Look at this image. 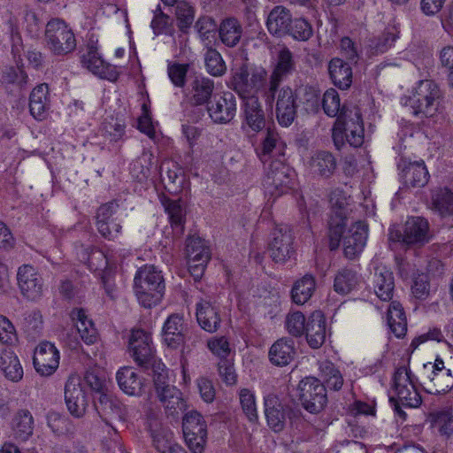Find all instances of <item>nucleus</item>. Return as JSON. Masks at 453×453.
Masks as SVG:
<instances>
[{
  "mask_svg": "<svg viewBox=\"0 0 453 453\" xmlns=\"http://www.w3.org/2000/svg\"><path fill=\"white\" fill-rule=\"evenodd\" d=\"M136 297L144 308L157 305L165 295V280L154 265H144L140 268L134 279Z\"/></svg>",
  "mask_w": 453,
  "mask_h": 453,
  "instance_id": "nucleus-1",
  "label": "nucleus"
},
{
  "mask_svg": "<svg viewBox=\"0 0 453 453\" xmlns=\"http://www.w3.org/2000/svg\"><path fill=\"white\" fill-rule=\"evenodd\" d=\"M269 81L267 71L263 67H250L242 63L232 69L228 88L245 100L250 96H257L261 92L265 97V91Z\"/></svg>",
  "mask_w": 453,
  "mask_h": 453,
  "instance_id": "nucleus-2",
  "label": "nucleus"
},
{
  "mask_svg": "<svg viewBox=\"0 0 453 453\" xmlns=\"http://www.w3.org/2000/svg\"><path fill=\"white\" fill-rule=\"evenodd\" d=\"M441 97V92L438 85L431 80H423L418 82L409 98V105L413 115L418 118H431L439 110Z\"/></svg>",
  "mask_w": 453,
  "mask_h": 453,
  "instance_id": "nucleus-3",
  "label": "nucleus"
},
{
  "mask_svg": "<svg viewBox=\"0 0 453 453\" xmlns=\"http://www.w3.org/2000/svg\"><path fill=\"white\" fill-rule=\"evenodd\" d=\"M47 46L55 55H66L76 48V39L71 27L61 19H52L46 25Z\"/></svg>",
  "mask_w": 453,
  "mask_h": 453,
  "instance_id": "nucleus-4",
  "label": "nucleus"
},
{
  "mask_svg": "<svg viewBox=\"0 0 453 453\" xmlns=\"http://www.w3.org/2000/svg\"><path fill=\"white\" fill-rule=\"evenodd\" d=\"M298 400L303 408L311 414H319L327 404L326 386L315 377H305L297 386Z\"/></svg>",
  "mask_w": 453,
  "mask_h": 453,
  "instance_id": "nucleus-5",
  "label": "nucleus"
},
{
  "mask_svg": "<svg viewBox=\"0 0 453 453\" xmlns=\"http://www.w3.org/2000/svg\"><path fill=\"white\" fill-rule=\"evenodd\" d=\"M429 224L421 217H411L403 230L390 229L389 240L406 246H423L429 242Z\"/></svg>",
  "mask_w": 453,
  "mask_h": 453,
  "instance_id": "nucleus-6",
  "label": "nucleus"
},
{
  "mask_svg": "<svg viewBox=\"0 0 453 453\" xmlns=\"http://www.w3.org/2000/svg\"><path fill=\"white\" fill-rule=\"evenodd\" d=\"M296 71V61L293 53L286 47L278 54L277 64L270 74L267 88L265 91L266 104L272 105L275 100V94L283 80Z\"/></svg>",
  "mask_w": 453,
  "mask_h": 453,
  "instance_id": "nucleus-7",
  "label": "nucleus"
},
{
  "mask_svg": "<svg viewBox=\"0 0 453 453\" xmlns=\"http://www.w3.org/2000/svg\"><path fill=\"white\" fill-rule=\"evenodd\" d=\"M182 430L188 447L193 453H202L207 439L206 424L203 416L196 411L185 414Z\"/></svg>",
  "mask_w": 453,
  "mask_h": 453,
  "instance_id": "nucleus-8",
  "label": "nucleus"
},
{
  "mask_svg": "<svg viewBox=\"0 0 453 453\" xmlns=\"http://www.w3.org/2000/svg\"><path fill=\"white\" fill-rule=\"evenodd\" d=\"M330 203L333 209L335 210V215L332 216L329 221V248L331 250H335L340 246L343 228H345L346 226L347 211L345 205L347 204V201L342 192L336 189L330 195Z\"/></svg>",
  "mask_w": 453,
  "mask_h": 453,
  "instance_id": "nucleus-9",
  "label": "nucleus"
},
{
  "mask_svg": "<svg viewBox=\"0 0 453 453\" xmlns=\"http://www.w3.org/2000/svg\"><path fill=\"white\" fill-rule=\"evenodd\" d=\"M411 373L405 367L398 368L394 375V388L402 406L417 408L422 400L413 385Z\"/></svg>",
  "mask_w": 453,
  "mask_h": 453,
  "instance_id": "nucleus-10",
  "label": "nucleus"
},
{
  "mask_svg": "<svg viewBox=\"0 0 453 453\" xmlns=\"http://www.w3.org/2000/svg\"><path fill=\"white\" fill-rule=\"evenodd\" d=\"M293 243L294 236L287 226L274 228L268 247L270 257L275 263H285L295 253Z\"/></svg>",
  "mask_w": 453,
  "mask_h": 453,
  "instance_id": "nucleus-11",
  "label": "nucleus"
},
{
  "mask_svg": "<svg viewBox=\"0 0 453 453\" xmlns=\"http://www.w3.org/2000/svg\"><path fill=\"white\" fill-rule=\"evenodd\" d=\"M291 170L281 162L270 165L264 180L265 192L273 196H280L290 188Z\"/></svg>",
  "mask_w": 453,
  "mask_h": 453,
  "instance_id": "nucleus-12",
  "label": "nucleus"
},
{
  "mask_svg": "<svg viewBox=\"0 0 453 453\" xmlns=\"http://www.w3.org/2000/svg\"><path fill=\"white\" fill-rule=\"evenodd\" d=\"M186 253L190 273L196 278H201L204 268L211 258L208 246L204 240L192 236L187 240Z\"/></svg>",
  "mask_w": 453,
  "mask_h": 453,
  "instance_id": "nucleus-13",
  "label": "nucleus"
},
{
  "mask_svg": "<svg viewBox=\"0 0 453 453\" xmlns=\"http://www.w3.org/2000/svg\"><path fill=\"white\" fill-rule=\"evenodd\" d=\"M150 334L142 329H134L129 338V352L135 363L145 369L155 359Z\"/></svg>",
  "mask_w": 453,
  "mask_h": 453,
  "instance_id": "nucleus-14",
  "label": "nucleus"
},
{
  "mask_svg": "<svg viewBox=\"0 0 453 453\" xmlns=\"http://www.w3.org/2000/svg\"><path fill=\"white\" fill-rule=\"evenodd\" d=\"M295 95L294 90L288 86L278 89L275 94L276 118L282 127L290 126L296 117L299 104Z\"/></svg>",
  "mask_w": 453,
  "mask_h": 453,
  "instance_id": "nucleus-15",
  "label": "nucleus"
},
{
  "mask_svg": "<svg viewBox=\"0 0 453 453\" xmlns=\"http://www.w3.org/2000/svg\"><path fill=\"white\" fill-rule=\"evenodd\" d=\"M368 236V225L357 221L351 226L348 232L343 231L342 240L344 256L350 260L355 259L363 251Z\"/></svg>",
  "mask_w": 453,
  "mask_h": 453,
  "instance_id": "nucleus-16",
  "label": "nucleus"
},
{
  "mask_svg": "<svg viewBox=\"0 0 453 453\" xmlns=\"http://www.w3.org/2000/svg\"><path fill=\"white\" fill-rule=\"evenodd\" d=\"M33 363L40 375L50 376L59 365V352L54 344L41 342L34 351Z\"/></svg>",
  "mask_w": 453,
  "mask_h": 453,
  "instance_id": "nucleus-17",
  "label": "nucleus"
},
{
  "mask_svg": "<svg viewBox=\"0 0 453 453\" xmlns=\"http://www.w3.org/2000/svg\"><path fill=\"white\" fill-rule=\"evenodd\" d=\"M65 400L73 417L80 418L85 414L88 399L80 377L73 375L68 378L65 387Z\"/></svg>",
  "mask_w": 453,
  "mask_h": 453,
  "instance_id": "nucleus-18",
  "label": "nucleus"
},
{
  "mask_svg": "<svg viewBox=\"0 0 453 453\" xmlns=\"http://www.w3.org/2000/svg\"><path fill=\"white\" fill-rule=\"evenodd\" d=\"M207 112L216 124H227L235 117L237 111L236 98L231 92H224L213 103L207 105Z\"/></svg>",
  "mask_w": 453,
  "mask_h": 453,
  "instance_id": "nucleus-19",
  "label": "nucleus"
},
{
  "mask_svg": "<svg viewBox=\"0 0 453 453\" xmlns=\"http://www.w3.org/2000/svg\"><path fill=\"white\" fill-rule=\"evenodd\" d=\"M242 128L248 127L254 133H258L266 127V117L258 96H250L242 104Z\"/></svg>",
  "mask_w": 453,
  "mask_h": 453,
  "instance_id": "nucleus-20",
  "label": "nucleus"
},
{
  "mask_svg": "<svg viewBox=\"0 0 453 453\" xmlns=\"http://www.w3.org/2000/svg\"><path fill=\"white\" fill-rule=\"evenodd\" d=\"M17 279L19 289L26 298L35 301L42 296V278L34 267L27 265L20 266L17 273Z\"/></svg>",
  "mask_w": 453,
  "mask_h": 453,
  "instance_id": "nucleus-21",
  "label": "nucleus"
},
{
  "mask_svg": "<svg viewBox=\"0 0 453 453\" xmlns=\"http://www.w3.org/2000/svg\"><path fill=\"white\" fill-rule=\"evenodd\" d=\"M119 204L110 202L101 205L96 212V227L99 234L109 240L114 239L119 234L121 226L113 219Z\"/></svg>",
  "mask_w": 453,
  "mask_h": 453,
  "instance_id": "nucleus-22",
  "label": "nucleus"
},
{
  "mask_svg": "<svg viewBox=\"0 0 453 453\" xmlns=\"http://www.w3.org/2000/svg\"><path fill=\"white\" fill-rule=\"evenodd\" d=\"M265 414L269 427L276 433L281 432L286 425L288 407L280 398L270 394L265 396Z\"/></svg>",
  "mask_w": 453,
  "mask_h": 453,
  "instance_id": "nucleus-23",
  "label": "nucleus"
},
{
  "mask_svg": "<svg viewBox=\"0 0 453 453\" xmlns=\"http://www.w3.org/2000/svg\"><path fill=\"white\" fill-rule=\"evenodd\" d=\"M215 89L214 81L202 74L196 75L189 83L188 100L195 106L208 105Z\"/></svg>",
  "mask_w": 453,
  "mask_h": 453,
  "instance_id": "nucleus-24",
  "label": "nucleus"
},
{
  "mask_svg": "<svg viewBox=\"0 0 453 453\" xmlns=\"http://www.w3.org/2000/svg\"><path fill=\"white\" fill-rule=\"evenodd\" d=\"M81 63L83 66L100 78L115 81L119 77L116 66L105 63L99 56L96 48L93 46L88 47L87 52L82 55Z\"/></svg>",
  "mask_w": 453,
  "mask_h": 453,
  "instance_id": "nucleus-25",
  "label": "nucleus"
},
{
  "mask_svg": "<svg viewBox=\"0 0 453 453\" xmlns=\"http://www.w3.org/2000/svg\"><path fill=\"white\" fill-rule=\"evenodd\" d=\"M188 327L182 317L178 314L170 315L165 320L162 336L164 342L171 349H177L186 342Z\"/></svg>",
  "mask_w": 453,
  "mask_h": 453,
  "instance_id": "nucleus-26",
  "label": "nucleus"
},
{
  "mask_svg": "<svg viewBox=\"0 0 453 453\" xmlns=\"http://www.w3.org/2000/svg\"><path fill=\"white\" fill-rule=\"evenodd\" d=\"M371 275L376 296L382 301L391 300L395 288L393 273L383 265H373Z\"/></svg>",
  "mask_w": 453,
  "mask_h": 453,
  "instance_id": "nucleus-27",
  "label": "nucleus"
},
{
  "mask_svg": "<svg viewBox=\"0 0 453 453\" xmlns=\"http://www.w3.org/2000/svg\"><path fill=\"white\" fill-rule=\"evenodd\" d=\"M196 319L200 326L209 333L216 332L221 323L219 308L207 300L196 304Z\"/></svg>",
  "mask_w": 453,
  "mask_h": 453,
  "instance_id": "nucleus-28",
  "label": "nucleus"
},
{
  "mask_svg": "<svg viewBox=\"0 0 453 453\" xmlns=\"http://www.w3.org/2000/svg\"><path fill=\"white\" fill-rule=\"evenodd\" d=\"M116 379L120 389L129 395H141L144 392V380L132 367L120 368Z\"/></svg>",
  "mask_w": 453,
  "mask_h": 453,
  "instance_id": "nucleus-29",
  "label": "nucleus"
},
{
  "mask_svg": "<svg viewBox=\"0 0 453 453\" xmlns=\"http://www.w3.org/2000/svg\"><path fill=\"white\" fill-rule=\"evenodd\" d=\"M306 338L312 349H319L326 341V319L321 311L312 312L306 323Z\"/></svg>",
  "mask_w": 453,
  "mask_h": 453,
  "instance_id": "nucleus-30",
  "label": "nucleus"
},
{
  "mask_svg": "<svg viewBox=\"0 0 453 453\" xmlns=\"http://www.w3.org/2000/svg\"><path fill=\"white\" fill-rule=\"evenodd\" d=\"M402 177L407 187L422 188L428 182L429 173L423 161H415L403 163Z\"/></svg>",
  "mask_w": 453,
  "mask_h": 453,
  "instance_id": "nucleus-31",
  "label": "nucleus"
},
{
  "mask_svg": "<svg viewBox=\"0 0 453 453\" xmlns=\"http://www.w3.org/2000/svg\"><path fill=\"white\" fill-rule=\"evenodd\" d=\"M423 383L431 394H444L453 388V375L451 371H426L422 376Z\"/></svg>",
  "mask_w": 453,
  "mask_h": 453,
  "instance_id": "nucleus-32",
  "label": "nucleus"
},
{
  "mask_svg": "<svg viewBox=\"0 0 453 453\" xmlns=\"http://www.w3.org/2000/svg\"><path fill=\"white\" fill-rule=\"evenodd\" d=\"M292 17L289 11L281 6H275L267 17L268 31L277 36L286 35L289 32Z\"/></svg>",
  "mask_w": 453,
  "mask_h": 453,
  "instance_id": "nucleus-33",
  "label": "nucleus"
},
{
  "mask_svg": "<svg viewBox=\"0 0 453 453\" xmlns=\"http://www.w3.org/2000/svg\"><path fill=\"white\" fill-rule=\"evenodd\" d=\"M336 166V159L329 151H318L309 160L311 173L319 177L329 178L334 174Z\"/></svg>",
  "mask_w": 453,
  "mask_h": 453,
  "instance_id": "nucleus-34",
  "label": "nucleus"
},
{
  "mask_svg": "<svg viewBox=\"0 0 453 453\" xmlns=\"http://www.w3.org/2000/svg\"><path fill=\"white\" fill-rule=\"evenodd\" d=\"M328 72L333 83L340 89H348L352 83V68L349 63L334 58L328 65Z\"/></svg>",
  "mask_w": 453,
  "mask_h": 453,
  "instance_id": "nucleus-35",
  "label": "nucleus"
},
{
  "mask_svg": "<svg viewBox=\"0 0 453 453\" xmlns=\"http://www.w3.org/2000/svg\"><path fill=\"white\" fill-rule=\"evenodd\" d=\"M218 31L220 42L229 48L235 47L240 42L243 34L241 22L233 17L224 19Z\"/></svg>",
  "mask_w": 453,
  "mask_h": 453,
  "instance_id": "nucleus-36",
  "label": "nucleus"
},
{
  "mask_svg": "<svg viewBox=\"0 0 453 453\" xmlns=\"http://www.w3.org/2000/svg\"><path fill=\"white\" fill-rule=\"evenodd\" d=\"M34 427V417L28 410L21 409L14 414L12 429L16 439L27 441L33 434Z\"/></svg>",
  "mask_w": 453,
  "mask_h": 453,
  "instance_id": "nucleus-37",
  "label": "nucleus"
},
{
  "mask_svg": "<svg viewBox=\"0 0 453 453\" xmlns=\"http://www.w3.org/2000/svg\"><path fill=\"white\" fill-rule=\"evenodd\" d=\"M295 355L294 341L290 338H281L274 342L270 350V361L278 366L290 363Z\"/></svg>",
  "mask_w": 453,
  "mask_h": 453,
  "instance_id": "nucleus-38",
  "label": "nucleus"
},
{
  "mask_svg": "<svg viewBox=\"0 0 453 453\" xmlns=\"http://www.w3.org/2000/svg\"><path fill=\"white\" fill-rule=\"evenodd\" d=\"M388 325L391 332L402 338L407 332V321L402 304L397 301H392L387 313Z\"/></svg>",
  "mask_w": 453,
  "mask_h": 453,
  "instance_id": "nucleus-39",
  "label": "nucleus"
},
{
  "mask_svg": "<svg viewBox=\"0 0 453 453\" xmlns=\"http://www.w3.org/2000/svg\"><path fill=\"white\" fill-rule=\"evenodd\" d=\"M48 92L49 88L46 84L38 85L31 92L29 108L35 119H44L49 108Z\"/></svg>",
  "mask_w": 453,
  "mask_h": 453,
  "instance_id": "nucleus-40",
  "label": "nucleus"
},
{
  "mask_svg": "<svg viewBox=\"0 0 453 453\" xmlns=\"http://www.w3.org/2000/svg\"><path fill=\"white\" fill-rule=\"evenodd\" d=\"M316 281L312 275L306 274L302 279L296 280L291 289L292 301L303 305L312 296L315 290Z\"/></svg>",
  "mask_w": 453,
  "mask_h": 453,
  "instance_id": "nucleus-41",
  "label": "nucleus"
},
{
  "mask_svg": "<svg viewBox=\"0 0 453 453\" xmlns=\"http://www.w3.org/2000/svg\"><path fill=\"white\" fill-rule=\"evenodd\" d=\"M0 369L12 381H19L23 377V368L13 351L5 349L0 353Z\"/></svg>",
  "mask_w": 453,
  "mask_h": 453,
  "instance_id": "nucleus-42",
  "label": "nucleus"
},
{
  "mask_svg": "<svg viewBox=\"0 0 453 453\" xmlns=\"http://www.w3.org/2000/svg\"><path fill=\"white\" fill-rule=\"evenodd\" d=\"M433 209L445 217L453 214V192L447 188H438L432 195Z\"/></svg>",
  "mask_w": 453,
  "mask_h": 453,
  "instance_id": "nucleus-43",
  "label": "nucleus"
},
{
  "mask_svg": "<svg viewBox=\"0 0 453 453\" xmlns=\"http://www.w3.org/2000/svg\"><path fill=\"white\" fill-rule=\"evenodd\" d=\"M357 273L348 268L340 270L334 277V289L341 295L350 293L358 284Z\"/></svg>",
  "mask_w": 453,
  "mask_h": 453,
  "instance_id": "nucleus-44",
  "label": "nucleus"
},
{
  "mask_svg": "<svg viewBox=\"0 0 453 453\" xmlns=\"http://www.w3.org/2000/svg\"><path fill=\"white\" fill-rule=\"evenodd\" d=\"M94 405L106 424H109L108 419L111 415H119L120 412L119 403L103 392L94 397Z\"/></svg>",
  "mask_w": 453,
  "mask_h": 453,
  "instance_id": "nucleus-45",
  "label": "nucleus"
},
{
  "mask_svg": "<svg viewBox=\"0 0 453 453\" xmlns=\"http://www.w3.org/2000/svg\"><path fill=\"white\" fill-rule=\"evenodd\" d=\"M0 81L6 88L16 87L21 91L27 83V75L19 66H8L2 71Z\"/></svg>",
  "mask_w": 453,
  "mask_h": 453,
  "instance_id": "nucleus-46",
  "label": "nucleus"
},
{
  "mask_svg": "<svg viewBox=\"0 0 453 453\" xmlns=\"http://www.w3.org/2000/svg\"><path fill=\"white\" fill-rule=\"evenodd\" d=\"M207 73L214 77H220L226 72V65L221 54L214 48L209 47L203 55Z\"/></svg>",
  "mask_w": 453,
  "mask_h": 453,
  "instance_id": "nucleus-47",
  "label": "nucleus"
},
{
  "mask_svg": "<svg viewBox=\"0 0 453 453\" xmlns=\"http://www.w3.org/2000/svg\"><path fill=\"white\" fill-rule=\"evenodd\" d=\"M153 154L150 150H143L130 166V172L138 181L147 180L150 175Z\"/></svg>",
  "mask_w": 453,
  "mask_h": 453,
  "instance_id": "nucleus-48",
  "label": "nucleus"
},
{
  "mask_svg": "<svg viewBox=\"0 0 453 453\" xmlns=\"http://www.w3.org/2000/svg\"><path fill=\"white\" fill-rule=\"evenodd\" d=\"M175 4L177 27L182 33L187 34L195 19V8L186 1H179Z\"/></svg>",
  "mask_w": 453,
  "mask_h": 453,
  "instance_id": "nucleus-49",
  "label": "nucleus"
},
{
  "mask_svg": "<svg viewBox=\"0 0 453 453\" xmlns=\"http://www.w3.org/2000/svg\"><path fill=\"white\" fill-rule=\"evenodd\" d=\"M4 28L10 35L12 52L13 56L19 57L24 50L21 35L18 28V19L12 12H6Z\"/></svg>",
  "mask_w": 453,
  "mask_h": 453,
  "instance_id": "nucleus-50",
  "label": "nucleus"
},
{
  "mask_svg": "<svg viewBox=\"0 0 453 453\" xmlns=\"http://www.w3.org/2000/svg\"><path fill=\"white\" fill-rule=\"evenodd\" d=\"M431 425L441 435L449 436L453 434V415L449 410L432 412L429 416Z\"/></svg>",
  "mask_w": 453,
  "mask_h": 453,
  "instance_id": "nucleus-51",
  "label": "nucleus"
},
{
  "mask_svg": "<svg viewBox=\"0 0 453 453\" xmlns=\"http://www.w3.org/2000/svg\"><path fill=\"white\" fill-rule=\"evenodd\" d=\"M77 319L76 329L82 341L87 344L95 343L97 340V331L93 322L87 318L84 311H77Z\"/></svg>",
  "mask_w": 453,
  "mask_h": 453,
  "instance_id": "nucleus-52",
  "label": "nucleus"
},
{
  "mask_svg": "<svg viewBox=\"0 0 453 453\" xmlns=\"http://www.w3.org/2000/svg\"><path fill=\"white\" fill-rule=\"evenodd\" d=\"M298 104H303L305 109L314 110L319 105V91L309 85H302L294 90Z\"/></svg>",
  "mask_w": 453,
  "mask_h": 453,
  "instance_id": "nucleus-53",
  "label": "nucleus"
},
{
  "mask_svg": "<svg viewBox=\"0 0 453 453\" xmlns=\"http://www.w3.org/2000/svg\"><path fill=\"white\" fill-rule=\"evenodd\" d=\"M322 107L325 113L329 117L339 116L344 111V108H341L340 96L334 88L326 90L323 96Z\"/></svg>",
  "mask_w": 453,
  "mask_h": 453,
  "instance_id": "nucleus-54",
  "label": "nucleus"
},
{
  "mask_svg": "<svg viewBox=\"0 0 453 453\" xmlns=\"http://www.w3.org/2000/svg\"><path fill=\"white\" fill-rule=\"evenodd\" d=\"M298 41H307L313 35L311 25L304 19L299 18L291 20L289 32L287 34Z\"/></svg>",
  "mask_w": 453,
  "mask_h": 453,
  "instance_id": "nucleus-55",
  "label": "nucleus"
},
{
  "mask_svg": "<svg viewBox=\"0 0 453 453\" xmlns=\"http://www.w3.org/2000/svg\"><path fill=\"white\" fill-rule=\"evenodd\" d=\"M153 445L158 453H167L173 445V433L169 430L159 429L152 432Z\"/></svg>",
  "mask_w": 453,
  "mask_h": 453,
  "instance_id": "nucleus-56",
  "label": "nucleus"
},
{
  "mask_svg": "<svg viewBox=\"0 0 453 453\" xmlns=\"http://www.w3.org/2000/svg\"><path fill=\"white\" fill-rule=\"evenodd\" d=\"M336 121L344 128L345 132L357 129V127L363 126L362 115L358 110L344 111L337 117Z\"/></svg>",
  "mask_w": 453,
  "mask_h": 453,
  "instance_id": "nucleus-57",
  "label": "nucleus"
},
{
  "mask_svg": "<svg viewBox=\"0 0 453 453\" xmlns=\"http://www.w3.org/2000/svg\"><path fill=\"white\" fill-rule=\"evenodd\" d=\"M151 368L155 391L171 386L168 381V374L165 365L161 361L154 359L149 368Z\"/></svg>",
  "mask_w": 453,
  "mask_h": 453,
  "instance_id": "nucleus-58",
  "label": "nucleus"
},
{
  "mask_svg": "<svg viewBox=\"0 0 453 453\" xmlns=\"http://www.w3.org/2000/svg\"><path fill=\"white\" fill-rule=\"evenodd\" d=\"M240 403L247 418L254 422L257 419V413L254 395L247 388L240 391Z\"/></svg>",
  "mask_w": 453,
  "mask_h": 453,
  "instance_id": "nucleus-59",
  "label": "nucleus"
},
{
  "mask_svg": "<svg viewBox=\"0 0 453 453\" xmlns=\"http://www.w3.org/2000/svg\"><path fill=\"white\" fill-rule=\"evenodd\" d=\"M287 328L293 336H300L306 331L304 315L301 311L289 314L287 318Z\"/></svg>",
  "mask_w": 453,
  "mask_h": 453,
  "instance_id": "nucleus-60",
  "label": "nucleus"
},
{
  "mask_svg": "<svg viewBox=\"0 0 453 453\" xmlns=\"http://www.w3.org/2000/svg\"><path fill=\"white\" fill-rule=\"evenodd\" d=\"M188 71V65L185 64H170L167 68L168 76L171 81L179 88L184 87L186 83V76Z\"/></svg>",
  "mask_w": 453,
  "mask_h": 453,
  "instance_id": "nucleus-61",
  "label": "nucleus"
},
{
  "mask_svg": "<svg viewBox=\"0 0 453 453\" xmlns=\"http://www.w3.org/2000/svg\"><path fill=\"white\" fill-rule=\"evenodd\" d=\"M18 341L16 330L12 322L4 316L0 315V342L12 345Z\"/></svg>",
  "mask_w": 453,
  "mask_h": 453,
  "instance_id": "nucleus-62",
  "label": "nucleus"
},
{
  "mask_svg": "<svg viewBox=\"0 0 453 453\" xmlns=\"http://www.w3.org/2000/svg\"><path fill=\"white\" fill-rule=\"evenodd\" d=\"M171 26V19L167 14H165L158 6L154 14L150 27L155 35L166 34Z\"/></svg>",
  "mask_w": 453,
  "mask_h": 453,
  "instance_id": "nucleus-63",
  "label": "nucleus"
},
{
  "mask_svg": "<svg viewBox=\"0 0 453 453\" xmlns=\"http://www.w3.org/2000/svg\"><path fill=\"white\" fill-rule=\"evenodd\" d=\"M172 226L182 227L185 211L178 201H168L165 204Z\"/></svg>",
  "mask_w": 453,
  "mask_h": 453,
  "instance_id": "nucleus-64",
  "label": "nucleus"
}]
</instances>
